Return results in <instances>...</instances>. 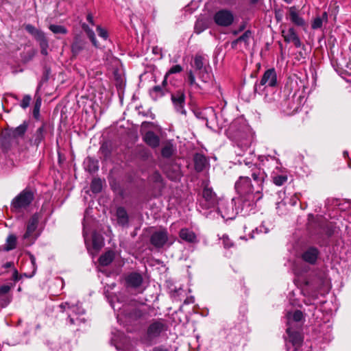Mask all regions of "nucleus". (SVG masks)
I'll return each instance as SVG.
<instances>
[{
	"label": "nucleus",
	"instance_id": "obj_33",
	"mask_svg": "<svg viewBox=\"0 0 351 351\" xmlns=\"http://www.w3.org/2000/svg\"><path fill=\"white\" fill-rule=\"evenodd\" d=\"M287 316L288 319V324H290L292 320L295 322L301 321L303 318V313L301 311L297 310L292 313H288Z\"/></svg>",
	"mask_w": 351,
	"mask_h": 351
},
{
	"label": "nucleus",
	"instance_id": "obj_5",
	"mask_svg": "<svg viewBox=\"0 0 351 351\" xmlns=\"http://www.w3.org/2000/svg\"><path fill=\"white\" fill-rule=\"evenodd\" d=\"M62 312L68 314V321L70 325H80L85 322L84 318L80 316L84 314L85 311L81 305L70 304L69 302H64L60 305Z\"/></svg>",
	"mask_w": 351,
	"mask_h": 351
},
{
	"label": "nucleus",
	"instance_id": "obj_8",
	"mask_svg": "<svg viewBox=\"0 0 351 351\" xmlns=\"http://www.w3.org/2000/svg\"><path fill=\"white\" fill-rule=\"evenodd\" d=\"M171 100L176 112L183 115L186 114V110L185 109L186 96L183 90H178L174 93H172Z\"/></svg>",
	"mask_w": 351,
	"mask_h": 351
},
{
	"label": "nucleus",
	"instance_id": "obj_25",
	"mask_svg": "<svg viewBox=\"0 0 351 351\" xmlns=\"http://www.w3.org/2000/svg\"><path fill=\"white\" fill-rule=\"evenodd\" d=\"M289 16L290 19L295 25L298 26H304L305 21L302 17H301L296 10L295 7H291L289 8Z\"/></svg>",
	"mask_w": 351,
	"mask_h": 351
},
{
	"label": "nucleus",
	"instance_id": "obj_36",
	"mask_svg": "<svg viewBox=\"0 0 351 351\" xmlns=\"http://www.w3.org/2000/svg\"><path fill=\"white\" fill-rule=\"evenodd\" d=\"M90 189L95 193H99L102 189V182L101 179L94 178L90 184Z\"/></svg>",
	"mask_w": 351,
	"mask_h": 351
},
{
	"label": "nucleus",
	"instance_id": "obj_17",
	"mask_svg": "<svg viewBox=\"0 0 351 351\" xmlns=\"http://www.w3.org/2000/svg\"><path fill=\"white\" fill-rule=\"evenodd\" d=\"M116 217L117 223L122 226H128L129 224V215L124 207L119 206L116 210Z\"/></svg>",
	"mask_w": 351,
	"mask_h": 351
},
{
	"label": "nucleus",
	"instance_id": "obj_50",
	"mask_svg": "<svg viewBox=\"0 0 351 351\" xmlns=\"http://www.w3.org/2000/svg\"><path fill=\"white\" fill-rule=\"evenodd\" d=\"M153 351H169L168 348L165 346H160L154 348Z\"/></svg>",
	"mask_w": 351,
	"mask_h": 351
},
{
	"label": "nucleus",
	"instance_id": "obj_52",
	"mask_svg": "<svg viewBox=\"0 0 351 351\" xmlns=\"http://www.w3.org/2000/svg\"><path fill=\"white\" fill-rule=\"evenodd\" d=\"M3 267L5 269L7 268H11V267H14V263L13 262H7L6 263H5Z\"/></svg>",
	"mask_w": 351,
	"mask_h": 351
},
{
	"label": "nucleus",
	"instance_id": "obj_3",
	"mask_svg": "<svg viewBox=\"0 0 351 351\" xmlns=\"http://www.w3.org/2000/svg\"><path fill=\"white\" fill-rule=\"evenodd\" d=\"M255 156L251 154L249 157L243 159V163L241 162L240 171L241 173L249 174L254 180L261 183L263 179H266L267 173L264 169L261 168L254 163Z\"/></svg>",
	"mask_w": 351,
	"mask_h": 351
},
{
	"label": "nucleus",
	"instance_id": "obj_26",
	"mask_svg": "<svg viewBox=\"0 0 351 351\" xmlns=\"http://www.w3.org/2000/svg\"><path fill=\"white\" fill-rule=\"evenodd\" d=\"M27 129V124L24 122L21 124L19 126L11 129L9 132V136L14 138H17L19 137H23L25 134Z\"/></svg>",
	"mask_w": 351,
	"mask_h": 351
},
{
	"label": "nucleus",
	"instance_id": "obj_2",
	"mask_svg": "<svg viewBox=\"0 0 351 351\" xmlns=\"http://www.w3.org/2000/svg\"><path fill=\"white\" fill-rule=\"evenodd\" d=\"M259 165L263 166L268 171H271V178L273 183L278 186L283 185L287 181V175L278 158L271 156H259L258 158Z\"/></svg>",
	"mask_w": 351,
	"mask_h": 351
},
{
	"label": "nucleus",
	"instance_id": "obj_9",
	"mask_svg": "<svg viewBox=\"0 0 351 351\" xmlns=\"http://www.w3.org/2000/svg\"><path fill=\"white\" fill-rule=\"evenodd\" d=\"M277 85V75L274 69H269L267 70L260 82L256 84L254 86L255 91H257L258 88L261 89V86L265 87H275Z\"/></svg>",
	"mask_w": 351,
	"mask_h": 351
},
{
	"label": "nucleus",
	"instance_id": "obj_53",
	"mask_svg": "<svg viewBox=\"0 0 351 351\" xmlns=\"http://www.w3.org/2000/svg\"><path fill=\"white\" fill-rule=\"evenodd\" d=\"M258 230L261 232H265V233H267L268 232V229L265 228V226L263 225L261 226L259 228H258Z\"/></svg>",
	"mask_w": 351,
	"mask_h": 351
},
{
	"label": "nucleus",
	"instance_id": "obj_16",
	"mask_svg": "<svg viewBox=\"0 0 351 351\" xmlns=\"http://www.w3.org/2000/svg\"><path fill=\"white\" fill-rule=\"evenodd\" d=\"M165 325L160 321H155L147 328V335L149 337H156L165 330Z\"/></svg>",
	"mask_w": 351,
	"mask_h": 351
},
{
	"label": "nucleus",
	"instance_id": "obj_32",
	"mask_svg": "<svg viewBox=\"0 0 351 351\" xmlns=\"http://www.w3.org/2000/svg\"><path fill=\"white\" fill-rule=\"evenodd\" d=\"M174 152L173 145L171 143H166L161 150V154L164 158H170Z\"/></svg>",
	"mask_w": 351,
	"mask_h": 351
},
{
	"label": "nucleus",
	"instance_id": "obj_48",
	"mask_svg": "<svg viewBox=\"0 0 351 351\" xmlns=\"http://www.w3.org/2000/svg\"><path fill=\"white\" fill-rule=\"evenodd\" d=\"M291 42L293 43V44L295 45V46L296 47H300L301 46V41H300V38L298 37V36H297L296 37L293 38V39Z\"/></svg>",
	"mask_w": 351,
	"mask_h": 351
},
{
	"label": "nucleus",
	"instance_id": "obj_18",
	"mask_svg": "<svg viewBox=\"0 0 351 351\" xmlns=\"http://www.w3.org/2000/svg\"><path fill=\"white\" fill-rule=\"evenodd\" d=\"M179 236L181 239L189 243H196L198 242L196 234L189 228L181 229Z\"/></svg>",
	"mask_w": 351,
	"mask_h": 351
},
{
	"label": "nucleus",
	"instance_id": "obj_42",
	"mask_svg": "<svg viewBox=\"0 0 351 351\" xmlns=\"http://www.w3.org/2000/svg\"><path fill=\"white\" fill-rule=\"evenodd\" d=\"M32 100V97L29 95H26L23 97L21 103L20 104L21 107L23 109L27 108L30 104V101Z\"/></svg>",
	"mask_w": 351,
	"mask_h": 351
},
{
	"label": "nucleus",
	"instance_id": "obj_60",
	"mask_svg": "<svg viewBox=\"0 0 351 351\" xmlns=\"http://www.w3.org/2000/svg\"><path fill=\"white\" fill-rule=\"evenodd\" d=\"M348 167L351 169V161L348 162Z\"/></svg>",
	"mask_w": 351,
	"mask_h": 351
},
{
	"label": "nucleus",
	"instance_id": "obj_24",
	"mask_svg": "<svg viewBox=\"0 0 351 351\" xmlns=\"http://www.w3.org/2000/svg\"><path fill=\"white\" fill-rule=\"evenodd\" d=\"M45 139V125L44 124L39 127L31 139V143L38 147Z\"/></svg>",
	"mask_w": 351,
	"mask_h": 351
},
{
	"label": "nucleus",
	"instance_id": "obj_11",
	"mask_svg": "<svg viewBox=\"0 0 351 351\" xmlns=\"http://www.w3.org/2000/svg\"><path fill=\"white\" fill-rule=\"evenodd\" d=\"M232 12L228 10H221L214 15V21L217 25L221 27H228L234 21Z\"/></svg>",
	"mask_w": 351,
	"mask_h": 351
},
{
	"label": "nucleus",
	"instance_id": "obj_57",
	"mask_svg": "<svg viewBox=\"0 0 351 351\" xmlns=\"http://www.w3.org/2000/svg\"><path fill=\"white\" fill-rule=\"evenodd\" d=\"M343 154L344 157H346V156H348V152H346V151L343 152Z\"/></svg>",
	"mask_w": 351,
	"mask_h": 351
},
{
	"label": "nucleus",
	"instance_id": "obj_21",
	"mask_svg": "<svg viewBox=\"0 0 351 351\" xmlns=\"http://www.w3.org/2000/svg\"><path fill=\"white\" fill-rule=\"evenodd\" d=\"M144 141L153 148L157 147L160 144L159 137L152 131L147 132L143 136Z\"/></svg>",
	"mask_w": 351,
	"mask_h": 351
},
{
	"label": "nucleus",
	"instance_id": "obj_15",
	"mask_svg": "<svg viewBox=\"0 0 351 351\" xmlns=\"http://www.w3.org/2000/svg\"><path fill=\"white\" fill-rule=\"evenodd\" d=\"M289 336V342L292 344L296 350L303 341V337L299 330H293L290 327L287 329Z\"/></svg>",
	"mask_w": 351,
	"mask_h": 351
},
{
	"label": "nucleus",
	"instance_id": "obj_35",
	"mask_svg": "<svg viewBox=\"0 0 351 351\" xmlns=\"http://www.w3.org/2000/svg\"><path fill=\"white\" fill-rule=\"evenodd\" d=\"M16 237L13 235H9L6 239V243L5 245V250L10 251L16 247Z\"/></svg>",
	"mask_w": 351,
	"mask_h": 351
},
{
	"label": "nucleus",
	"instance_id": "obj_7",
	"mask_svg": "<svg viewBox=\"0 0 351 351\" xmlns=\"http://www.w3.org/2000/svg\"><path fill=\"white\" fill-rule=\"evenodd\" d=\"M25 29L39 43L41 53L44 56H47L48 54L47 49L49 47V43L44 32L36 29L31 24L26 25Z\"/></svg>",
	"mask_w": 351,
	"mask_h": 351
},
{
	"label": "nucleus",
	"instance_id": "obj_55",
	"mask_svg": "<svg viewBox=\"0 0 351 351\" xmlns=\"http://www.w3.org/2000/svg\"><path fill=\"white\" fill-rule=\"evenodd\" d=\"M134 313H135V315L137 317H141L142 315H143V313H141V311L139 310H136L134 311Z\"/></svg>",
	"mask_w": 351,
	"mask_h": 351
},
{
	"label": "nucleus",
	"instance_id": "obj_51",
	"mask_svg": "<svg viewBox=\"0 0 351 351\" xmlns=\"http://www.w3.org/2000/svg\"><path fill=\"white\" fill-rule=\"evenodd\" d=\"M87 21L93 25H95L94 20H93V16L91 13H88L86 16Z\"/></svg>",
	"mask_w": 351,
	"mask_h": 351
},
{
	"label": "nucleus",
	"instance_id": "obj_27",
	"mask_svg": "<svg viewBox=\"0 0 351 351\" xmlns=\"http://www.w3.org/2000/svg\"><path fill=\"white\" fill-rule=\"evenodd\" d=\"M86 43L79 38H75L71 45V52L73 56H78L85 48Z\"/></svg>",
	"mask_w": 351,
	"mask_h": 351
},
{
	"label": "nucleus",
	"instance_id": "obj_37",
	"mask_svg": "<svg viewBox=\"0 0 351 351\" xmlns=\"http://www.w3.org/2000/svg\"><path fill=\"white\" fill-rule=\"evenodd\" d=\"M49 29L54 34H66L67 33V29L62 25H51Z\"/></svg>",
	"mask_w": 351,
	"mask_h": 351
},
{
	"label": "nucleus",
	"instance_id": "obj_39",
	"mask_svg": "<svg viewBox=\"0 0 351 351\" xmlns=\"http://www.w3.org/2000/svg\"><path fill=\"white\" fill-rule=\"evenodd\" d=\"M103 239L97 235L96 234H94L93 235V246L95 249L99 250L103 246Z\"/></svg>",
	"mask_w": 351,
	"mask_h": 351
},
{
	"label": "nucleus",
	"instance_id": "obj_59",
	"mask_svg": "<svg viewBox=\"0 0 351 351\" xmlns=\"http://www.w3.org/2000/svg\"><path fill=\"white\" fill-rule=\"evenodd\" d=\"M285 2L290 3L292 2L293 0H284Z\"/></svg>",
	"mask_w": 351,
	"mask_h": 351
},
{
	"label": "nucleus",
	"instance_id": "obj_46",
	"mask_svg": "<svg viewBox=\"0 0 351 351\" xmlns=\"http://www.w3.org/2000/svg\"><path fill=\"white\" fill-rule=\"evenodd\" d=\"M167 176L171 179V180H177L180 178L181 174L178 169L175 171L172 174L170 173H167Z\"/></svg>",
	"mask_w": 351,
	"mask_h": 351
},
{
	"label": "nucleus",
	"instance_id": "obj_43",
	"mask_svg": "<svg viewBox=\"0 0 351 351\" xmlns=\"http://www.w3.org/2000/svg\"><path fill=\"white\" fill-rule=\"evenodd\" d=\"M97 33H98V35L104 38V40H107V38H108V32L102 28L101 26L98 25L97 27Z\"/></svg>",
	"mask_w": 351,
	"mask_h": 351
},
{
	"label": "nucleus",
	"instance_id": "obj_41",
	"mask_svg": "<svg viewBox=\"0 0 351 351\" xmlns=\"http://www.w3.org/2000/svg\"><path fill=\"white\" fill-rule=\"evenodd\" d=\"M183 71V68L180 64H176L171 66L169 70L166 73L167 75L172 74L179 73Z\"/></svg>",
	"mask_w": 351,
	"mask_h": 351
},
{
	"label": "nucleus",
	"instance_id": "obj_45",
	"mask_svg": "<svg viewBox=\"0 0 351 351\" xmlns=\"http://www.w3.org/2000/svg\"><path fill=\"white\" fill-rule=\"evenodd\" d=\"M221 240L223 245L226 248H230L233 245V243L230 241L227 235H223Z\"/></svg>",
	"mask_w": 351,
	"mask_h": 351
},
{
	"label": "nucleus",
	"instance_id": "obj_6",
	"mask_svg": "<svg viewBox=\"0 0 351 351\" xmlns=\"http://www.w3.org/2000/svg\"><path fill=\"white\" fill-rule=\"evenodd\" d=\"M39 222V215L34 213L27 223L26 231L23 236L25 245H31L36 241L38 235L36 230Z\"/></svg>",
	"mask_w": 351,
	"mask_h": 351
},
{
	"label": "nucleus",
	"instance_id": "obj_40",
	"mask_svg": "<svg viewBox=\"0 0 351 351\" xmlns=\"http://www.w3.org/2000/svg\"><path fill=\"white\" fill-rule=\"evenodd\" d=\"M283 36L285 40L287 43H290L293 39V38L296 37L298 35L293 28H289L287 32Z\"/></svg>",
	"mask_w": 351,
	"mask_h": 351
},
{
	"label": "nucleus",
	"instance_id": "obj_62",
	"mask_svg": "<svg viewBox=\"0 0 351 351\" xmlns=\"http://www.w3.org/2000/svg\"><path fill=\"white\" fill-rule=\"evenodd\" d=\"M256 1V0H252V1L253 3H254V1Z\"/></svg>",
	"mask_w": 351,
	"mask_h": 351
},
{
	"label": "nucleus",
	"instance_id": "obj_29",
	"mask_svg": "<svg viewBox=\"0 0 351 351\" xmlns=\"http://www.w3.org/2000/svg\"><path fill=\"white\" fill-rule=\"evenodd\" d=\"M114 258V254L112 251H108L102 254L99 258V263L102 266L109 265Z\"/></svg>",
	"mask_w": 351,
	"mask_h": 351
},
{
	"label": "nucleus",
	"instance_id": "obj_19",
	"mask_svg": "<svg viewBox=\"0 0 351 351\" xmlns=\"http://www.w3.org/2000/svg\"><path fill=\"white\" fill-rule=\"evenodd\" d=\"M319 255V251L316 247H309L302 255V259L310 264H315Z\"/></svg>",
	"mask_w": 351,
	"mask_h": 351
},
{
	"label": "nucleus",
	"instance_id": "obj_10",
	"mask_svg": "<svg viewBox=\"0 0 351 351\" xmlns=\"http://www.w3.org/2000/svg\"><path fill=\"white\" fill-rule=\"evenodd\" d=\"M218 204L219 202L215 193L213 191L212 188L206 185L202 191V206L205 208H210L215 207Z\"/></svg>",
	"mask_w": 351,
	"mask_h": 351
},
{
	"label": "nucleus",
	"instance_id": "obj_31",
	"mask_svg": "<svg viewBox=\"0 0 351 351\" xmlns=\"http://www.w3.org/2000/svg\"><path fill=\"white\" fill-rule=\"evenodd\" d=\"M82 27L84 29V31L86 33L88 37L89 38V39L92 42L93 45L95 47H99V45H98L97 41L96 40V37H95V34L94 32L86 23H83L82 25Z\"/></svg>",
	"mask_w": 351,
	"mask_h": 351
},
{
	"label": "nucleus",
	"instance_id": "obj_20",
	"mask_svg": "<svg viewBox=\"0 0 351 351\" xmlns=\"http://www.w3.org/2000/svg\"><path fill=\"white\" fill-rule=\"evenodd\" d=\"M168 92L167 88L165 87L160 86L159 85L154 86L153 88H152L149 90V94L151 98L154 100L157 101L159 99L164 97Z\"/></svg>",
	"mask_w": 351,
	"mask_h": 351
},
{
	"label": "nucleus",
	"instance_id": "obj_1",
	"mask_svg": "<svg viewBox=\"0 0 351 351\" xmlns=\"http://www.w3.org/2000/svg\"><path fill=\"white\" fill-rule=\"evenodd\" d=\"M265 179L257 182L249 174L242 173L234 184L235 190L241 197H247V200L254 204L261 198V193Z\"/></svg>",
	"mask_w": 351,
	"mask_h": 351
},
{
	"label": "nucleus",
	"instance_id": "obj_47",
	"mask_svg": "<svg viewBox=\"0 0 351 351\" xmlns=\"http://www.w3.org/2000/svg\"><path fill=\"white\" fill-rule=\"evenodd\" d=\"M10 287L8 285H3L0 287V295H8L7 293L10 291Z\"/></svg>",
	"mask_w": 351,
	"mask_h": 351
},
{
	"label": "nucleus",
	"instance_id": "obj_54",
	"mask_svg": "<svg viewBox=\"0 0 351 351\" xmlns=\"http://www.w3.org/2000/svg\"><path fill=\"white\" fill-rule=\"evenodd\" d=\"M13 278H14V280H19L18 271L15 269H14V270H13Z\"/></svg>",
	"mask_w": 351,
	"mask_h": 351
},
{
	"label": "nucleus",
	"instance_id": "obj_13",
	"mask_svg": "<svg viewBox=\"0 0 351 351\" xmlns=\"http://www.w3.org/2000/svg\"><path fill=\"white\" fill-rule=\"evenodd\" d=\"M169 234L166 229L161 228L153 232L150 237V243L155 247L161 248L168 241Z\"/></svg>",
	"mask_w": 351,
	"mask_h": 351
},
{
	"label": "nucleus",
	"instance_id": "obj_28",
	"mask_svg": "<svg viewBox=\"0 0 351 351\" xmlns=\"http://www.w3.org/2000/svg\"><path fill=\"white\" fill-rule=\"evenodd\" d=\"M252 37V33L250 30L245 31L243 35L239 36L237 39L234 40L232 43V47H234V46L239 43L243 42L245 46H248L250 44V40Z\"/></svg>",
	"mask_w": 351,
	"mask_h": 351
},
{
	"label": "nucleus",
	"instance_id": "obj_49",
	"mask_svg": "<svg viewBox=\"0 0 351 351\" xmlns=\"http://www.w3.org/2000/svg\"><path fill=\"white\" fill-rule=\"evenodd\" d=\"M169 75H167V73H165V76H164V79L161 83V84L160 85V86H162V87H165L166 88H167V79L169 77Z\"/></svg>",
	"mask_w": 351,
	"mask_h": 351
},
{
	"label": "nucleus",
	"instance_id": "obj_61",
	"mask_svg": "<svg viewBox=\"0 0 351 351\" xmlns=\"http://www.w3.org/2000/svg\"><path fill=\"white\" fill-rule=\"evenodd\" d=\"M234 34H238V32H236V31H235V32H234Z\"/></svg>",
	"mask_w": 351,
	"mask_h": 351
},
{
	"label": "nucleus",
	"instance_id": "obj_44",
	"mask_svg": "<svg viewBox=\"0 0 351 351\" xmlns=\"http://www.w3.org/2000/svg\"><path fill=\"white\" fill-rule=\"evenodd\" d=\"M11 301V298L9 295H0V306L2 307L6 306Z\"/></svg>",
	"mask_w": 351,
	"mask_h": 351
},
{
	"label": "nucleus",
	"instance_id": "obj_34",
	"mask_svg": "<svg viewBox=\"0 0 351 351\" xmlns=\"http://www.w3.org/2000/svg\"><path fill=\"white\" fill-rule=\"evenodd\" d=\"M187 82L191 87L201 89L199 84L196 82L195 73L192 70L187 72Z\"/></svg>",
	"mask_w": 351,
	"mask_h": 351
},
{
	"label": "nucleus",
	"instance_id": "obj_12",
	"mask_svg": "<svg viewBox=\"0 0 351 351\" xmlns=\"http://www.w3.org/2000/svg\"><path fill=\"white\" fill-rule=\"evenodd\" d=\"M193 67L197 72L198 77L203 82H207L209 81L210 77L204 67V58L197 54L194 58Z\"/></svg>",
	"mask_w": 351,
	"mask_h": 351
},
{
	"label": "nucleus",
	"instance_id": "obj_38",
	"mask_svg": "<svg viewBox=\"0 0 351 351\" xmlns=\"http://www.w3.org/2000/svg\"><path fill=\"white\" fill-rule=\"evenodd\" d=\"M41 102H42V100H41L40 97H38L35 101L34 110H33V116L35 119L39 118Z\"/></svg>",
	"mask_w": 351,
	"mask_h": 351
},
{
	"label": "nucleus",
	"instance_id": "obj_58",
	"mask_svg": "<svg viewBox=\"0 0 351 351\" xmlns=\"http://www.w3.org/2000/svg\"><path fill=\"white\" fill-rule=\"evenodd\" d=\"M244 28H245V25H242V26H241V27H240V29H239V32L242 31L243 29H244Z\"/></svg>",
	"mask_w": 351,
	"mask_h": 351
},
{
	"label": "nucleus",
	"instance_id": "obj_30",
	"mask_svg": "<svg viewBox=\"0 0 351 351\" xmlns=\"http://www.w3.org/2000/svg\"><path fill=\"white\" fill-rule=\"evenodd\" d=\"M327 21H328V14L326 12H324L322 14V16H317L314 19V20L312 23V25H311V27L314 29L321 28L323 25V22L324 21L327 22Z\"/></svg>",
	"mask_w": 351,
	"mask_h": 351
},
{
	"label": "nucleus",
	"instance_id": "obj_22",
	"mask_svg": "<svg viewBox=\"0 0 351 351\" xmlns=\"http://www.w3.org/2000/svg\"><path fill=\"white\" fill-rule=\"evenodd\" d=\"M208 164L206 157L202 154H196L194 156L195 169L197 171H203L206 166Z\"/></svg>",
	"mask_w": 351,
	"mask_h": 351
},
{
	"label": "nucleus",
	"instance_id": "obj_23",
	"mask_svg": "<svg viewBox=\"0 0 351 351\" xmlns=\"http://www.w3.org/2000/svg\"><path fill=\"white\" fill-rule=\"evenodd\" d=\"M126 282L130 287L138 288L143 283V277L140 274L132 273L126 278Z\"/></svg>",
	"mask_w": 351,
	"mask_h": 351
},
{
	"label": "nucleus",
	"instance_id": "obj_56",
	"mask_svg": "<svg viewBox=\"0 0 351 351\" xmlns=\"http://www.w3.org/2000/svg\"><path fill=\"white\" fill-rule=\"evenodd\" d=\"M31 261H32V264H35V258L34 256H31Z\"/></svg>",
	"mask_w": 351,
	"mask_h": 351
},
{
	"label": "nucleus",
	"instance_id": "obj_14",
	"mask_svg": "<svg viewBox=\"0 0 351 351\" xmlns=\"http://www.w3.org/2000/svg\"><path fill=\"white\" fill-rule=\"evenodd\" d=\"M218 210L223 218L232 219L235 215L234 199L230 201H223L218 204Z\"/></svg>",
	"mask_w": 351,
	"mask_h": 351
},
{
	"label": "nucleus",
	"instance_id": "obj_4",
	"mask_svg": "<svg viewBox=\"0 0 351 351\" xmlns=\"http://www.w3.org/2000/svg\"><path fill=\"white\" fill-rule=\"evenodd\" d=\"M34 199V193L30 188H25L11 202L10 209L12 212L20 213L27 209Z\"/></svg>",
	"mask_w": 351,
	"mask_h": 351
}]
</instances>
